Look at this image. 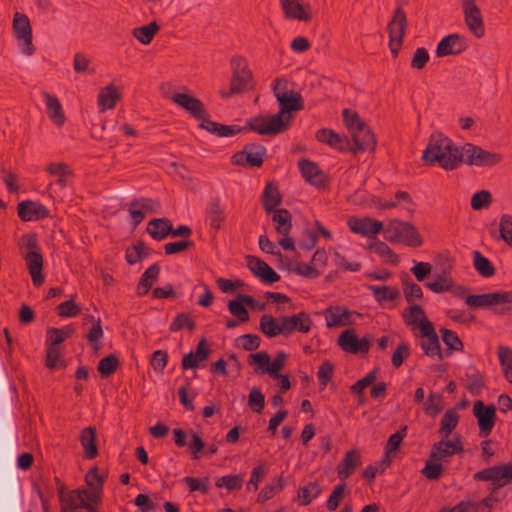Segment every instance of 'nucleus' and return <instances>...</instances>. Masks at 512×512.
Returning a JSON list of instances; mask_svg holds the SVG:
<instances>
[{
    "instance_id": "obj_43",
    "label": "nucleus",
    "mask_w": 512,
    "mask_h": 512,
    "mask_svg": "<svg viewBox=\"0 0 512 512\" xmlns=\"http://www.w3.org/2000/svg\"><path fill=\"white\" fill-rule=\"evenodd\" d=\"M498 358L505 379L512 383V349L508 346L500 345L498 347Z\"/></svg>"
},
{
    "instance_id": "obj_3",
    "label": "nucleus",
    "mask_w": 512,
    "mask_h": 512,
    "mask_svg": "<svg viewBox=\"0 0 512 512\" xmlns=\"http://www.w3.org/2000/svg\"><path fill=\"white\" fill-rule=\"evenodd\" d=\"M384 239L390 243H401L411 248L423 245V237L410 222L399 219L390 220L384 227Z\"/></svg>"
},
{
    "instance_id": "obj_42",
    "label": "nucleus",
    "mask_w": 512,
    "mask_h": 512,
    "mask_svg": "<svg viewBox=\"0 0 512 512\" xmlns=\"http://www.w3.org/2000/svg\"><path fill=\"white\" fill-rule=\"evenodd\" d=\"M458 422L459 414L453 409L447 410L441 419L439 433L443 438L448 439Z\"/></svg>"
},
{
    "instance_id": "obj_57",
    "label": "nucleus",
    "mask_w": 512,
    "mask_h": 512,
    "mask_svg": "<svg viewBox=\"0 0 512 512\" xmlns=\"http://www.w3.org/2000/svg\"><path fill=\"white\" fill-rule=\"evenodd\" d=\"M248 406L256 413L262 412L265 406V396L259 387H253L248 395Z\"/></svg>"
},
{
    "instance_id": "obj_37",
    "label": "nucleus",
    "mask_w": 512,
    "mask_h": 512,
    "mask_svg": "<svg viewBox=\"0 0 512 512\" xmlns=\"http://www.w3.org/2000/svg\"><path fill=\"white\" fill-rule=\"evenodd\" d=\"M281 195L276 185L273 183H268L263 191L262 195V204L263 208L267 213H271L276 209V207L281 203Z\"/></svg>"
},
{
    "instance_id": "obj_61",
    "label": "nucleus",
    "mask_w": 512,
    "mask_h": 512,
    "mask_svg": "<svg viewBox=\"0 0 512 512\" xmlns=\"http://www.w3.org/2000/svg\"><path fill=\"white\" fill-rule=\"evenodd\" d=\"M345 489L346 484L343 481L334 487L326 502V507L329 511H335L338 508L339 503L344 496Z\"/></svg>"
},
{
    "instance_id": "obj_64",
    "label": "nucleus",
    "mask_w": 512,
    "mask_h": 512,
    "mask_svg": "<svg viewBox=\"0 0 512 512\" xmlns=\"http://www.w3.org/2000/svg\"><path fill=\"white\" fill-rule=\"evenodd\" d=\"M481 504L477 501L466 499L459 502L457 505L447 510L443 508L440 512H478Z\"/></svg>"
},
{
    "instance_id": "obj_44",
    "label": "nucleus",
    "mask_w": 512,
    "mask_h": 512,
    "mask_svg": "<svg viewBox=\"0 0 512 512\" xmlns=\"http://www.w3.org/2000/svg\"><path fill=\"white\" fill-rule=\"evenodd\" d=\"M424 285L434 293H443L452 289L453 280L446 272H443L435 275L433 281L426 282Z\"/></svg>"
},
{
    "instance_id": "obj_17",
    "label": "nucleus",
    "mask_w": 512,
    "mask_h": 512,
    "mask_svg": "<svg viewBox=\"0 0 512 512\" xmlns=\"http://www.w3.org/2000/svg\"><path fill=\"white\" fill-rule=\"evenodd\" d=\"M283 15L288 20L308 22L312 18L310 4L302 3V0H279Z\"/></svg>"
},
{
    "instance_id": "obj_24",
    "label": "nucleus",
    "mask_w": 512,
    "mask_h": 512,
    "mask_svg": "<svg viewBox=\"0 0 512 512\" xmlns=\"http://www.w3.org/2000/svg\"><path fill=\"white\" fill-rule=\"evenodd\" d=\"M211 353L206 339H201L196 347L195 351H190L185 354L181 361L182 369H196L201 366V363L207 360Z\"/></svg>"
},
{
    "instance_id": "obj_28",
    "label": "nucleus",
    "mask_w": 512,
    "mask_h": 512,
    "mask_svg": "<svg viewBox=\"0 0 512 512\" xmlns=\"http://www.w3.org/2000/svg\"><path fill=\"white\" fill-rule=\"evenodd\" d=\"M361 464V455L357 450L346 452L344 458L337 466V474L341 481H345Z\"/></svg>"
},
{
    "instance_id": "obj_51",
    "label": "nucleus",
    "mask_w": 512,
    "mask_h": 512,
    "mask_svg": "<svg viewBox=\"0 0 512 512\" xmlns=\"http://www.w3.org/2000/svg\"><path fill=\"white\" fill-rule=\"evenodd\" d=\"M444 464L439 461L433 460L429 454L428 459L425 462L424 468L421 470L423 476L428 480H438L444 470Z\"/></svg>"
},
{
    "instance_id": "obj_4",
    "label": "nucleus",
    "mask_w": 512,
    "mask_h": 512,
    "mask_svg": "<svg viewBox=\"0 0 512 512\" xmlns=\"http://www.w3.org/2000/svg\"><path fill=\"white\" fill-rule=\"evenodd\" d=\"M232 78L228 91L220 92L222 98H229L232 95L242 93L249 88L252 80V73L248 69L246 60L241 56H234L231 59Z\"/></svg>"
},
{
    "instance_id": "obj_39",
    "label": "nucleus",
    "mask_w": 512,
    "mask_h": 512,
    "mask_svg": "<svg viewBox=\"0 0 512 512\" xmlns=\"http://www.w3.org/2000/svg\"><path fill=\"white\" fill-rule=\"evenodd\" d=\"M119 99L120 93L113 84H109L99 92L98 105L101 111H105L106 109L114 108Z\"/></svg>"
},
{
    "instance_id": "obj_8",
    "label": "nucleus",
    "mask_w": 512,
    "mask_h": 512,
    "mask_svg": "<svg viewBox=\"0 0 512 512\" xmlns=\"http://www.w3.org/2000/svg\"><path fill=\"white\" fill-rule=\"evenodd\" d=\"M476 481H491L495 489L512 482V463L492 466L476 472L473 475Z\"/></svg>"
},
{
    "instance_id": "obj_2",
    "label": "nucleus",
    "mask_w": 512,
    "mask_h": 512,
    "mask_svg": "<svg viewBox=\"0 0 512 512\" xmlns=\"http://www.w3.org/2000/svg\"><path fill=\"white\" fill-rule=\"evenodd\" d=\"M422 159L429 165L438 164L444 170H454L462 164L461 147L443 133L435 131L429 137Z\"/></svg>"
},
{
    "instance_id": "obj_38",
    "label": "nucleus",
    "mask_w": 512,
    "mask_h": 512,
    "mask_svg": "<svg viewBox=\"0 0 512 512\" xmlns=\"http://www.w3.org/2000/svg\"><path fill=\"white\" fill-rule=\"evenodd\" d=\"M404 323L412 327V329L419 328V323L428 320L425 311L420 305L414 304L409 306L403 311L402 314Z\"/></svg>"
},
{
    "instance_id": "obj_52",
    "label": "nucleus",
    "mask_w": 512,
    "mask_h": 512,
    "mask_svg": "<svg viewBox=\"0 0 512 512\" xmlns=\"http://www.w3.org/2000/svg\"><path fill=\"white\" fill-rule=\"evenodd\" d=\"M441 338L443 343L447 346L450 351H462L464 348L463 342L459 338L456 332L442 328L440 330Z\"/></svg>"
},
{
    "instance_id": "obj_6",
    "label": "nucleus",
    "mask_w": 512,
    "mask_h": 512,
    "mask_svg": "<svg viewBox=\"0 0 512 512\" xmlns=\"http://www.w3.org/2000/svg\"><path fill=\"white\" fill-rule=\"evenodd\" d=\"M12 30L21 52L27 56L35 52L32 42V27L28 16L16 12L13 17Z\"/></svg>"
},
{
    "instance_id": "obj_58",
    "label": "nucleus",
    "mask_w": 512,
    "mask_h": 512,
    "mask_svg": "<svg viewBox=\"0 0 512 512\" xmlns=\"http://www.w3.org/2000/svg\"><path fill=\"white\" fill-rule=\"evenodd\" d=\"M406 434L407 426H403L397 432L389 436L387 444L385 446V455L387 458L390 457L391 453L395 452L399 448Z\"/></svg>"
},
{
    "instance_id": "obj_46",
    "label": "nucleus",
    "mask_w": 512,
    "mask_h": 512,
    "mask_svg": "<svg viewBox=\"0 0 512 512\" xmlns=\"http://www.w3.org/2000/svg\"><path fill=\"white\" fill-rule=\"evenodd\" d=\"M321 493V487L317 482H309L298 491L299 502L302 506L309 505Z\"/></svg>"
},
{
    "instance_id": "obj_62",
    "label": "nucleus",
    "mask_w": 512,
    "mask_h": 512,
    "mask_svg": "<svg viewBox=\"0 0 512 512\" xmlns=\"http://www.w3.org/2000/svg\"><path fill=\"white\" fill-rule=\"evenodd\" d=\"M160 273V266L157 263L149 266L140 277L141 286L145 289H150L154 282L158 279Z\"/></svg>"
},
{
    "instance_id": "obj_11",
    "label": "nucleus",
    "mask_w": 512,
    "mask_h": 512,
    "mask_svg": "<svg viewBox=\"0 0 512 512\" xmlns=\"http://www.w3.org/2000/svg\"><path fill=\"white\" fill-rule=\"evenodd\" d=\"M265 154L266 148L263 145L250 143L242 151L232 156V162L239 166L247 164L250 167H260L263 164Z\"/></svg>"
},
{
    "instance_id": "obj_31",
    "label": "nucleus",
    "mask_w": 512,
    "mask_h": 512,
    "mask_svg": "<svg viewBox=\"0 0 512 512\" xmlns=\"http://www.w3.org/2000/svg\"><path fill=\"white\" fill-rule=\"evenodd\" d=\"M326 326L328 328L347 325L349 323L350 311L341 306H330L324 312Z\"/></svg>"
},
{
    "instance_id": "obj_18",
    "label": "nucleus",
    "mask_w": 512,
    "mask_h": 512,
    "mask_svg": "<svg viewBox=\"0 0 512 512\" xmlns=\"http://www.w3.org/2000/svg\"><path fill=\"white\" fill-rule=\"evenodd\" d=\"M246 262L249 270L263 283L272 284L280 280V275L260 258L248 255Z\"/></svg>"
},
{
    "instance_id": "obj_29",
    "label": "nucleus",
    "mask_w": 512,
    "mask_h": 512,
    "mask_svg": "<svg viewBox=\"0 0 512 512\" xmlns=\"http://www.w3.org/2000/svg\"><path fill=\"white\" fill-rule=\"evenodd\" d=\"M42 96L46 104L49 118L55 125L59 127L62 126L65 123L66 118L60 101L56 96L51 95L46 91L42 92Z\"/></svg>"
},
{
    "instance_id": "obj_26",
    "label": "nucleus",
    "mask_w": 512,
    "mask_h": 512,
    "mask_svg": "<svg viewBox=\"0 0 512 512\" xmlns=\"http://www.w3.org/2000/svg\"><path fill=\"white\" fill-rule=\"evenodd\" d=\"M298 166L303 178L315 187H323L326 182V175L320 169L317 163L301 159L298 162Z\"/></svg>"
},
{
    "instance_id": "obj_10",
    "label": "nucleus",
    "mask_w": 512,
    "mask_h": 512,
    "mask_svg": "<svg viewBox=\"0 0 512 512\" xmlns=\"http://www.w3.org/2000/svg\"><path fill=\"white\" fill-rule=\"evenodd\" d=\"M407 26V19L404 10L398 7L394 11V15L392 20L388 24V32H389V45L391 48V52L397 55L405 33V29Z\"/></svg>"
},
{
    "instance_id": "obj_40",
    "label": "nucleus",
    "mask_w": 512,
    "mask_h": 512,
    "mask_svg": "<svg viewBox=\"0 0 512 512\" xmlns=\"http://www.w3.org/2000/svg\"><path fill=\"white\" fill-rule=\"evenodd\" d=\"M473 266L475 270L484 278H490L495 274V268L491 261L483 256L479 251H473Z\"/></svg>"
},
{
    "instance_id": "obj_1",
    "label": "nucleus",
    "mask_w": 512,
    "mask_h": 512,
    "mask_svg": "<svg viewBox=\"0 0 512 512\" xmlns=\"http://www.w3.org/2000/svg\"><path fill=\"white\" fill-rule=\"evenodd\" d=\"M280 80L275 79L272 84L274 95L279 103V111L270 117H256L247 121L249 130L260 135H277L285 132L291 124L294 111L303 109L302 97L299 93L280 89Z\"/></svg>"
},
{
    "instance_id": "obj_34",
    "label": "nucleus",
    "mask_w": 512,
    "mask_h": 512,
    "mask_svg": "<svg viewBox=\"0 0 512 512\" xmlns=\"http://www.w3.org/2000/svg\"><path fill=\"white\" fill-rule=\"evenodd\" d=\"M272 222L275 225V230L282 236L290 234L292 229V216L291 213L284 208L273 211Z\"/></svg>"
},
{
    "instance_id": "obj_49",
    "label": "nucleus",
    "mask_w": 512,
    "mask_h": 512,
    "mask_svg": "<svg viewBox=\"0 0 512 512\" xmlns=\"http://www.w3.org/2000/svg\"><path fill=\"white\" fill-rule=\"evenodd\" d=\"M369 248L376 254L382 257H386V261L392 265H397L399 258L396 253L385 243L380 240H375L370 243Z\"/></svg>"
},
{
    "instance_id": "obj_15",
    "label": "nucleus",
    "mask_w": 512,
    "mask_h": 512,
    "mask_svg": "<svg viewBox=\"0 0 512 512\" xmlns=\"http://www.w3.org/2000/svg\"><path fill=\"white\" fill-rule=\"evenodd\" d=\"M170 100L187 111L191 116L197 120L208 116L202 101L187 93H175L171 96Z\"/></svg>"
},
{
    "instance_id": "obj_7",
    "label": "nucleus",
    "mask_w": 512,
    "mask_h": 512,
    "mask_svg": "<svg viewBox=\"0 0 512 512\" xmlns=\"http://www.w3.org/2000/svg\"><path fill=\"white\" fill-rule=\"evenodd\" d=\"M419 336L422 338L420 346L425 355L431 358L443 359L438 335L429 320L419 323Z\"/></svg>"
},
{
    "instance_id": "obj_54",
    "label": "nucleus",
    "mask_w": 512,
    "mask_h": 512,
    "mask_svg": "<svg viewBox=\"0 0 512 512\" xmlns=\"http://www.w3.org/2000/svg\"><path fill=\"white\" fill-rule=\"evenodd\" d=\"M118 366V357L110 354L99 361L97 369L103 377H108L116 371Z\"/></svg>"
},
{
    "instance_id": "obj_63",
    "label": "nucleus",
    "mask_w": 512,
    "mask_h": 512,
    "mask_svg": "<svg viewBox=\"0 0 512 512\" xmlns=\"http://www.w3.org/2000/svg\"><path fill=\"white\" fill-rule=\"evenodd\" d=\"M492 202V195L488 190H480L471 198V207L474 210H481L488 207Z\"/></svg>"
},
{
    "instance_id": "obj_9",
    "label": "nucleus",
    "mask_w": 512,
    "mask_h": 512,
    "mask_svg": "<svg viewBox=\"0 0 512 512\" xmlns=\"http://www.w3.org/2000/svg\"><path fill=\"white\" fill-rule=\"evenodd\" d=\"M473 415L478 421L479 436L488 437L496 422V407L493 404L485 405L482 401H476L473 405Z\"/></svg>"
},
{
    "instance_id": "obj_56",
    "label": "nucleus",
    "mask_w": 512,
    "mask_h": 512,
    "mask_svg": "<svg viewBox=\"0 0 512 512\" xmlns=\"http://www.w3.org/2000/svg\"><path fill=\"white\" fill-rule=\"evenodd\" d=\"M245 305L246 302H243L241 299H238L237 295L236 299L230 300L227 306L229 312L236 318H238L239 321L247 322L249 320V312L246 309Z\"/></svg>"
},
{
    "instance_id": "obj_50",
    "label": "nucleus",
    "mask_w": 512,
    "mask_h": 512,
    "mask_svg": "<svg viewBox=\"0 0 512 512\" xmlns=\"http://www.w3.org/2000/svg\"><path fill=\"white\" fill-rule=\"evenodd\" d=\"M468 380L467 389L472 395H478L484 387V376L475 368L470 367L466 373Z\"/></svg>"
},
{
    "instance_id": "obj_60",
    "label": "nucleus",
    "mask_w": 512,
    "mask_h": 512,
    "mask_svg": "<svg viewBox=\"0 0 512 512\" xmlns=\"http://www.w3.org/2000/svg\"><path fill=\"white\" fill-rule=\"evenodd\" d=\"M103 338L101 320L98 318L87 334V340L95 352L101 348L100 340Z\"/></svg>"
},
{
    "instance_id": "obj_36",
    "label": "nucleus",
    "mask_w": 512,
    "mask_h": 512,
    "mask_svg": "<svg viewBox=\"0 0 512 512\" xmlns=\"http://www.w3.org/2000/svg\"><path fill=\"white\" fill-rule=\"evenodd\" d=\"M367 289L372 293L375 301L379 304L394 301L400 297V292L396 287L369 285Z\"/></svg>"
},
{
    "instance_id": "obj_47",
    "label": "nucleus",
    "mask_w": 512,
    "mask_h": 512,
    "mask_svg": "<svg viewBox=\"0 0 512 512\" xmlns=\"http://www.w3.org/2000/svg\"><path fill=\"white\" fill-rule=\"evenodd\" d=\"M249 364L254 365V372L257 374H268L270 369V355L266 351H261L255 354H250Z\"/></svg>"
},
{
    "instance_id": "obj_45",
    "label": "nucleus",
    "mask_w": 512,
    "mask_h": 512,
    "mask_svg": "<svg viewBox=\"0 0 512 512\" xmlns=\"http://www.w3.org/2000/svg\"><path fill=\"white\" fill-rule=\"evenodd\" d=\"M285 486V480L282 476H279L272 480L271 483L266 484L258 494L257 500L260 503H264L271 499L276 493L281 491Z\"/></svg>"
},
{
    "instance_id": "obj_41",
    "label": "nucleus",
    "mask_w": 512,
    "mask_h": 512,
    "mask_svg": "<svg viewBox=\"0 0 512 512\" xmlns=\"http://www.w3.org/2000/svg\"><path fill=\"white\" fill-rule=\"evenodd\" d=\"M158 30V24L155 21H153L148 25L134 28L132 30V35L143 45H148L152 42Z\"/></svg>"
},
{
    "instance_id": "obj_21",
    "label": "nucleus",
    "mask_w": 512,
    "mask_h": 512,
    "mask_svg": "<svg viewBox=\"0 0 512 512\" xmlns=\"http://www.w3.org/2000/svg\"><path fill=\"white\" fill-rule=\"evenodd\" d=\"M467 48L466 38L459 34H449L441 39L437 45V57H444L448 55H458L465 51Z\"/></svg>"
},
{
    "instance_id": "obj_33",
    "label": "nucleus",
    "mask_w": 512,
    "mask_h": 512,
    "mask_svg": "<svg viewBox=\"0 0 512 512\" xmlns=\"http://www.w3.org/2000/svg\"><path fill=\"white\" fill-rule=\"evenodd\" d=\"M171 231V221L168 218H154L147 225V232L156 241L165 239Z\"/></svg>"
},
{
    "instance_id": "obj_12",
    "label": "nucleus",
    "mask_w": 512,
    "mask_h": 512,
    "mask_svg": "<svg viewBox=\"0 0 512 512\" xmlns=\"http://www.w3.org/2000/svg\"><path fill=\"white\" fill-rule=\"evenodd\" d=\"M341 349L351 354H367L370 349V338H359L354 329L344 330L337 341Z\"/></svg>"
},
{
    "instance_id": "obj_5",
    "label": "nucleus",
    "mask_w": 512,
    "mask_h": 512,
    "mask_svg": "<svg viewBox=\"0 0 512 512\" xmlns=\"http://www.w3.org/2000/svg\"><path fill=\"white\" fill-rule=\"evenodd\" d=\"M462 163L478 167H491L499 164L503 157L501 154L484 150L472 143L461 146Z\"/></svg>"
},
{
    "instance_id": "obj_19",
    "label": "nucleus",
    "mask_w": 512,
    "mask_h": 512,
    "mask_svg": "<svg viewBox=\"0 0 512 512\" xmlns=\"http://www.w3.org/2000/svg\"><path fill=\"white\" fill-rule=\"evenodd\" d=\"M17 213L24 222L37 221L49 216L48 208L36 201L24 200L18 204Z\"/></svg>"
},
{
    "instance_id": "obj_23",
    "label": "nucleus",
    "mask_w": 512,
    "mask_h": 512,
    "mask_svg": "<svg viewBox=\"0 0 512 512\" xmlns=\"http://www.w3.org/2000/svg\"><path fill=\"white\" fill-rule=\"evenodd\" d=\"M505 291H496L479 295H467L465 303L471 308H488L505 304Z\"/></svg>"
},
{
    "instance_id": "obj_35",
    "label": "nucleus",
    "mask_w": 512,
    "mask_h": 512,
    "mask_svg": "<svg viewBox=\"0 0 512 512\" xmlns=\"http://www.w3.org/2000/svg\"><path fill=\"white\" fill-rule=\"evenodd\" d=\"M259 328L261 332L269 338H273L278 335L284 336L281 317L276 319L271 315L265 314L260 318Z\"/></svg>"
},
{
    "instance_id": "obj_48",
    "label": "nucleus",
    "mask_w": 512,
    "mask_h": 512,
    "mask_svg": "<svg viewBox=\"0 0 512 512\" xmlns=\"http://www.w3.org/2000/svg\"><path fill=\"white\" fill-rule=\"evenodd\" d=\"M73 330L69 327L64 328H49L47 331V346L57 347L58 344L65 341L72 335Z\"/></svg>"
},
{
    "instance_id": "obj_32",
    "label": "nucleus",
    "mask_w": 512,
    "mask_h": 512,
    "mask_svg": "<svg viewBox=\"0 0 512 512\" xmlns=\"http://www.w3.org/2000/svg\"><path fill=\"white\" fill-rule=\"evenodd\" d=\"M80 443L84 449V457L86 459H94L98 455L96 445V430L89 426L84 428L80 434Z\"/></svg>"
},
{
    "instance_id": "obj_25",
    "label": "nucleus",
    "mask_w": 512,
    "mask_h": 512,
    "mask_svg": "<svg viewBox=\"0 0 512 512\" xmlns=\"http://www.w3.org/2000/svg\"><path fill=\"white\" fill-rule=\"evenodd\" d=\"M23 258L25 260L28 272L31 275L33 285L36 287L41 286L45 280L42 274V254L40 253V251H27L24 252Z\"/></svg>"
},
{
    "instance_id": "obj_16",
    "label": "nucleus",
    "mask_w": 512,
    "mask_h": 512,
    "mask_svg": "<svg viewBox=\"0 0 512 512\" xmlns=\"http://www.w3.org/2000/svg\"><path fill=\"white\" fill-rule=\"evenodd\" d=\"M284 336L288 337L294 332L308 333L313 325L308 313L301 311L292 316H281Z\"/></svg>"
},
{
    "instance_id": "obj_14",
    "label": "nucleus",
    "mask_w": 512,
    "mask_h": 512,
    "mask_svg": "<svg viewBox=\"0 0 512 512\" xmlns=\"http://www.w3.org/2000/svg\"><path fill=\"white\" fill-rule=\"evenodd\" d=\"M462 8L465 23L470 32L477 38L483 37L485 34L484 22L475 0H463Z\"/></svg>"
},
{
    "instance_id": "obj_22",
    "label": "nucleus",
    "mask_w": 512,
    "mask_h": 512,
    "mask_svg": "<svg viewBox=\"0 0 512 512\" xmlns=\"http://www.w3.org/2000/svg\"><path fill=\"white\" fill-rule=\"evenodd\" d=\"M348 226L352 232L366 237L375 236L380 231L384 232L383 223L370 217H351L348 220Z\"/></svg>"
},
{
    "instance_id": "obj_53",
    "label": "nucleus",
    "mask_w": 512,
    "mask_h": 512,
    "mask_svg": "<svg viewBox=\"0 0 512 512\" xmlns=\"http://www.w3.org/2000/svg\"><path fill=\"white\" fill-rule=\"evenodd\" d=\"M403 293L406 301L411 303L415 300H421L423 298L422 288L410 279L402 280Z\"/></svg>"
},
{
    "instance_id": "obj_59",
    "label": "nucleus",
    "mask_w": 512,
    "mask_h": 512,
    "mask_svg": "<svg viewBox=\"0 0 512 512\" xmlns=\"http://www.w3.org/2000/svg\"><path fill=\"white\" fill-rule=\"evenodd\" d=\"M500 238L512 247V216L503 214L499 223Z\"/></svg>"
},
{
    "instance_id": "obj_30",
    "label": "nucleus",
    "mask_w": 512,
    "mask_h": 512,
    "mask_svg": "<svg viewBox=\"0 0 512 512\" xmlns=\"http://www.w3.org/2000/svg\"><path fill=\"white\" fill-rule=\"evenodd\" d=\"M206 220L211 229L218 231L225 220L224 209L218 197L209 201L206 208Z\"/></svg>"
},
{
    "instance_id": "obj_27",
    "label": "nucleus",
    "mask_w": 512,
    "mask_h": 512,
    "mask_svg": "<svg viewBox=\"0 0 512 512\" xmlns=\"http://www.w3.org/2000/svg\"><path fill=\"white\" fill-rule=\"evenodd\" d=\"M199 128L205 129L209 133L219 137H231L249 129L248 125L246 127H240L238 125H224L217 123L207 118V116L201 119Z\"/></svg>"
},
{
    "instance_id": "obj_20",
    "label": "nucleus",
    "mask_w": 512,
    "mask_h": 512,
    "mask_svg": "<svg viewBox=\"0 0 512 512\" xmlns=\"http://www.w3.org/2000/svg\"><path fill=\"white\" fill-rule=\"evenodd\" d=\"M351 135V142L353 144V154L365 151H373L375 149V135L366 124H364L363 127L357 128V130H353Z\"/></svg>"
},
{
    "instance_id": "obj_55",
    "label": "nucleus",
    "mask_w": 512,
    "mask_h": 512,
    "mask_svg": "<svg viewBox=\"0 0 512 512\" xmlns=\"http://www.w3.org/2000/svg\"><path fill=\"white\" fill-rule=\"evenodd\" d=\"M243 476L241 474L225 475L217 479L215 485L218 488L225 487L229 491L241 489Z\"/></svg>"
},
{
    "instance_id": "obj_13",
    "label": "nucleus",
    "mask_w": 512,
    "mask_h": 512,
    "mask_svg": "<svg viewBox=\"0 0 512 512\" xmlns=\"http://www.w3.org/2000/svg\"><path fill=\"white\" fill-rule=\"evenodd\" d=\"M463 450L464 449L460 438H456L455 440L442 438L433 444L430 455L433 460L439 461L446 465L452 456L462 453Z\"/></svg>"
}]
</instances>
